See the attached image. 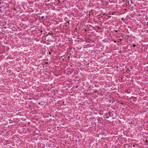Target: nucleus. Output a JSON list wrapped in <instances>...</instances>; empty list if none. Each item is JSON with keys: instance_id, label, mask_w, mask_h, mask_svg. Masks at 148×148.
<instances>
[{"instance_id": "obj_6", "label": "nucleus", "mask_w": 148, "mask_h": 148, "mask_svg": "<svg viewBox=\"0 0 148 148\" xmlns=\"http://www.w3.org/2000/svg\"><path fill=\"white\" fill-rule=\"evenodd\" d=\"M119 103L120 104H122V105H123V104H124V103H122V102H121V103H120L119 102Z\"/></svg>"}, {"instance_id": "obj_20", "label": "nucleus", "mask_w": 148, "mask_h": 148, "mask_svg": "<svg viewBox=\"0 0 148 148\" xmlns=\"http://www.w3.org/2000/svg\"><path fill=\"white\" fill-rule=\"evenodd\" d=\"M78 87V86H77L76 87Z\"/></svg>"}, {"instance_id": "obj_16", "label": "nucleus", "mask_w": 148, "mask_h": 148, "mask_svg": "<svg viewBox=\"0 0 148 148\" xmlns=\"http://www.w3.org/2000/svg\"><path fill=\"white\" fill-rule=\"evenodd\" d=\"M14 10H16V9H15V8H14Z\"/></svg>"}, {"instance_id": "obj_18", "label": "nucleus", "mask_w": 148, "mask_h": 148, "mask_svg": "<svg viewBox=\"0 0 148 148\" xmlns=\"http://www.w3.org/2000/svg\"><path fill=\"white\" fill-rule=\"evenodd\" d=\"M110 17V16H108V17Z\"/></svg>"}, {"instance_id": "obj_13", "label": "nucleus", "mask_w": 148, "mask_h": 148, "mask_svg": "<svg viewBox=\"0 0 148 148\" xmlns=\"http://www.w3.org/2000/svg\"><path fill=\"white\" fill-rule=\"evenodd\" d=\"M121 20H124L123 18H122L121 19Z\"/></svg>"}, {"instance_id": "obj_5", "label": "nucleus", "mask_w": 148, "mask_h": 148, "mask_svg": "<svg viewBox=\"0 0 148 148\" xmlns=\"http://www.w3.org/2000/svg\"><path fill=\"white\" fill-rule=\"evenodd\" d=\"M44 18V16H42L41 17V18L42 19H43V18Z\"/></svg>"}, {"instance_id": "obj_1", "label": "nucleus", "mask_w": 148, "mask_h": 148, "mask_svg": "<svg viewBox=\"0 0 148 148\" xmlns=\"http://www.w3.org/2000/svg\"><path fill=\"white\" fill-rule=\"evenodd\" d=\"M108 113H109V116L107 117L106 118L107 119H108V118H109V117L110 116H111V115H110V114L111 113V112H110V111H109V112H108Z\"/></svg>"}, {"instance_id": "obj_17", "label": "nucleus", "mask_w": 148, "mask_h": 148, "mask_svg": "<svg viewBox=\"0 0 148 148\" xmlns=\"http://www.w3.org/2000/svg\"><path fill=\"white\" fill-rule=\"evenodd\" d=\"M117 68H118V66L117 67H116Z\"/></svg>"}, {"instance_id": "obj_14", "label": "nucleus", "mask_w": 148, "mask_h": 148, "mask_svg": "<svg viewBox=\"0 0 148 148\" xmlns=\"http://www.w3.org/2000/svg\"><path fill=\"white\" fill-rule=\"evenodd\" d=\"M42 32V30H41L40 31V32Z\"/></svg>"}, {"instance_id": "obj_11", "label": "nucleus", "mask_w": 148, "mask_h": 148, "mask_svg": "<svg viewBox=\"0 0 148 148\" xmlns=\"http://www.w3.org/2000/svg\"><path fill=\"white\" fill-rule=\"evenodd\" d=\"M114 42H115V43H116V40H114Z\"/></svg>"}, {"instance_id": "obj_10", "label": "nucleus", "mask_w": 148, "mask_h": 148, "mask_svg": "<svg viewBox=\"0 0 148 148\" xmlns=\"http://www.w3.org/2000/svg\"><path fill=\"white\" fill-rule=\"evenodd\" d=\"M40 104V102H39L38 103V104L39 105Z\"/></svg>"}, {"instance_id": "obj_8", "label": "nucleus", "mask_w": 148, "mask_h": 148, "mask_svg": "<svg viewBox=\"0 0 148 148\" xmlns=\"http://www.w3.org/2000/svg\"><path fill=\"white\" fill-rule=\"evenodd\" d=\"M130 124H132V121H131L130 123H129Z\"/></svg>"}, {"instance_id": "obj_7", "label": "nucleus", "mask_w": 148, "mask_h": 148, "mask_svg": "<svg viewBox=\"0 0 148 148\" xmlns=\"http://www.w3.org/2000/svg\"><path fill=\"white\" fill-rule=\"evenodd\" d=\"M136 46V45H133V47H135Z\"/></svg>"}, {"instance_id": "obj_19", "label": "nucleus", "mask_w": 148, "mask_h": 148, "mask_svg": "<svg viewBox=\"0 0 148 148\" xmlns=\"http://www.w3.org/2000/svg\"><path fill=\"white\" fill-rule=\"evenodd\" d=\"M118 42H119V41H118Z\"/></svg>"}, {"instance_id": "obj_4", "label": "nucleus", "mask_w": 148, "mask_h": 148, "mask_svg": "<svg viewBox=\"0 0 148 148\" xmlns=\"http://www.w3.org/2000/svg\"><path fill=\"white\" fill-rule=\"evenodd\" d=\"M51 51H49V53L50 55H51V54L52 53V50H51Z\"/></svg>"}, {"instance_id": "obj_3", "label": "nucleus", "mask_w": 148, "mask_h": 148, "mask_svg": "<svg viewBox=\"0 0 148 148\" xmlns=\"http://www.w3.org/2000/svg\"><path fill=\"white\" fill-rule=\"evenodd\" d=\"M68 19L67 18H65V21H66V23H69V21H67V19Z\"/></svg>"}, {"instance_id": "obj_15", "label": "nucleus", "mask_w": 148, "mask_h": 148, "mask_svg": "<svg viewBox=\"0 0 148 148\" xmlns=\"http://www.w3.org/2000/svg\"><path fill=\"white\" fill-rule=\"evenodd\" d=\"M127 71H129V69H128L127 70Z\"/></svg>"}, {"instance_id": "obj_2", "label": "nucleus", "mask_w": 148, "mask_h": 148, "mask_svg": "<svg viewBox=\"0 0 148 148\" xmlns=\"http://www.w3.org/2000/svg\"><path fill=\"white\" fill-rule=\"evenodd\" d=\"M109 102L110 103H113V102H114V101L113 100H111V99H110V100H109Z\"/></svg>"}, {"instance_id": "obj_12", "label": "nucleus", "mask_w": 148, "mask_h": 148, "mask_svg": "<svg viewBox=\"0 0 148 148\" xmlns=\"http://www.w3.org/2000/svg\"><path fill=\"white\" fill-rule=\"evenodd\" d=\"M102 54H103V56H104V53H103Z\"/></svg>"}, {"instance_id": "obj_9", "label": "nucleus", "mask_w": 148, "mask_h": 148, "mask_svg": "<svg viewBox=\"0 0 148 148\" xmlns=\"http://www.w3.org/2000/svg\"><path fill=\"white\" fill-rule=\"evenodd\" d=\"M122 40V39L121 38H120V39L119 41H121Z\"/></svg>"}]
</instances>
